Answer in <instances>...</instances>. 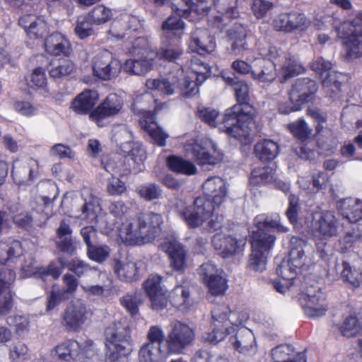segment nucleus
Listing matches in <instances>:
<instances>
[{"label":"nucleus","mask_w":362,"mask_h":362,"mask_svg":"<svg viewBox=\"0 0 362 362\" xmlns=\"http://www.w3.org/2000/svg\"><path fill=\"white\" fill-rule=\"evenodd\" d=\"M233 90L236 103L225 110L219 122V130L230 138L245 143L250 139L255 123L250 87L245 81H239Z\"/></svg>","instance_id":"f257e3e1"},{"label":"nucleus","mask_w":362,"mask_h":362,"mask_svg":"<svg viewBox=\"0 0 362 362\" xmlns=\"http://www.w3.org/2000/svg\"><path fill=\"white\" fill-rule=\"evenodd\" d=\"M253 224L255 230L250 236L252 252L249 267L254 271L262 272L276 240L274 231L286 233L288 228L281 223L279 215L272 218L264 214H259L255 217Z\"/></svg>","instance_id":"f03ea898"},{"label":"nucleus","mask_w":362,"mask_h":362,"mask_svg":"<svg viewBox=\"0 0 362 362\" xmlns=\"http://www.w3.org/2000/svg\"><path fill=\"white\" fill-rule=\"evenodd\" d=\"M138 227L134 229L133 223L119 228L124 241L130 245H142L153 241L161 231L162 216L159 214L149 212L138 216Z\"/></svg>","instance_id":"7ed1b4c3"},{"label":"nucleus","mask_w":362,"mask_h":362,"mask_svg":"<svg viewBox=\"0 0 362 362\" xmlns=\"http://www.w3.org/2000/svg\"><path fill=\"white\" fill-rule=\"evenodd\" d=\"M146 87L151 90L157 91L160 95H172L177 89L185 97H190L197 93L196 84L184 75L180 67L176 75L169 74L166 77L148 78L146 81Z\"/></svg>","instance_id":"20e7f679"},{"label":"nucleus","mask_w":362,"mask_h":362,"mask_svg":"<svg viewBox=\"0 0 362 362\" xmlns=\"http://www.w3.org/2000/svg\"><path fill=\"white\" fill-rule=\"evenodd\" d=\"M59 360L66 362H99L100 356L93 340L80 344L66 339L56 346L53 351Z\"/></svg>","instance_id":"39448f33"},{"label":"nucleus","mask_w":362,"mask_h":362,"mask_svg":"<svg viewBox=\"0 0 362 362\" xmlns=\"http://www.w3.org/2000/svg\"><path fill=\"white\" fill-rule=\"evenodd\" d=\"M337 35L344 40L343 45L347 59L362 57V12L351 21H344L337 28Z\"/></svg>","instance_id":"423d86ee"},{"label":"nucleus","mask_w":362,"mask_h":362,"mask_svg":"<svg viewBox=\"0 0 362 362\" xmlns=\"http://www.w3.org/2000/svg\"><path fill=\"white\" fill-rule=\"evenodd\" d=\"M175 208L178 216L189 229L201 226L213 216L216 211L212 203L204 197H197L191 205L180 201Z\"/></svg>","instance_id":"0eeeda50"},{"label":"nucleus","mask_w":362,"mask_h":362,"mask_svg":"<svg viewBox=\"0 0 362 362\" xmlns=\"http://www.w3.org/2000/svg\"><path fill=\"white\" fill-rule=\"evenodd\" d=\"M306 242L300 238L293 236L289 242V259L282 261L276 269V274L283 280L287 281V286L293 284L296 276V268L303 265L301 261L305 255L303 247Z\"/></svg>","instance_id":"6e6552de"},{"label":"nucleus","mask_w":362,"mask_h":362,"mask_svg":"<svg viewBox=\"0 0 362 362\" xmlns=\"http://www.w3.org/2000/svg\"><path fill=\"white\" fill-rule=\"evenodd\" d=\"M338 233V221L333 213L327 211L322 212L313 226V235L316 241L317 251L321 257H325L327 252L325 250L327 241Z\"/></svg>","instance_id":"1a4fd4ad"},{"label":"nucleus","mask_w":362,"mask_h":362,"mask_svg":"<svg viewBox=\"0 0 362 362\" xmlns=\"http://www.w3.org/2000/svg\"><path fill=\"white\" fill-rule=\"evenodd\" d=\"M195 333L188 325L177 321L171 326L165 338L167 354H180L194 340Z\"/></svg>","instance_id":"9d476101"},{"label":"nucleus","mask_w":362,"mask_h":362,"mask_svg":"<svg viewBox=\"0 0 362 362\" xmlns=\"http://www.w3.org/2000/svg\"><path fill=\"white\" fill-rule=\"evenodd\" d=\"M122 69L120 61L107 50L98 53L92 60L93 74L103 81L115 78Z\"/></svg>","instance_id":"9b49d317"},{"label":"nucleus","mask_w":362,"mask_h":362,"mask_svg":"<svg viewBox=\"0 0 362 362\" xmlns=\"http://www.w3.org/2000/svg\"><path fill=\"white\" fill-rule=\"evenodd\" d=\"M318 88L315 80L310 78H298L288 90V100L295 102L303 109L305 105L315 102Z\"/></svg>","instance_id":"f8f14e48"},{"label":"nucleus","mask_w":362,"mask_h":362,"mask_svg":"<svg viewBox=\"0 0 362 362\" xmlns=\"http://www.w3.org/2000/svg\"><path fill=\"white\" fill-rule=\"evenodd\" d=\"M229 307L224 303L216 304L211 310L214 328L208 333L206 339L210 343L216 344L223 340L228 334Z\"/></svg>","instance_id":"ddd939ff"},{"label":"nucleus","mask_w":362,"mask_h":362,"mask_svg":"<svg viewBox=\"0 0 362 362\" xmlns=\"http://www.w3.org/2000/svg\"><path fill=\"white\" fill-rule=\"evenodd\" d=\"M162 276L151 274L143 284L144 291L151 301V308L156 310L164 309L168 302V291L162 286Z\"/></svg>","instance_id":"4468645a"},{"label":"nucleus","mask_w":362,"mask_h":362,"mask_svg":"<svg viewBox=\"0 0 362 362\" xmlns=\"http://www.w3.org/2000/svg\"><path fill=\"white\" fill-rule=\"evenodd\" d=\"M310 22L304 13L297 11L281 13L273 21L275 30L291 33L296 30L304 31L309 26Z\"/></svg>","instance_id":"2eb2a0df"},{"label":"nucleus","mask_w":362,"mask_h":362,"mask_svg":"<svg viewBox=\"0 0 362 362\" xmlns=\"http://www.w3.org/2000/svg\"><path fill=\"white\" fill-rule=\"evenodd\" d=\"M160 247L167 254L173 271L180 274H184L188 267V255L185 246L177 241H165Z\"/></svg>","instance_id":"dca6fc26"},{"label":"nucleus","mask_w":362,"mask_h":362,"mask_svg":"<svg viewBox=\"0 0 362 362\" xmlns=\"http://www.w3.org/2000/svg\"><path fill=\"white\" fill-rule=\"evenodd\" d=\"M18 24L30 40H44L49 33V27L46 21L42 17L34 14H25L21 16Z\"/></svg>","instance_id":"f3484780"},{"label":"nucleus","mask_w":362,"mask_h":362,"mask_svg":"<svg viewBox=\"0 0 362 362\" xmlns=\"http://www.w3.org/2000/svg\"><path fill=\"white\" fill-rule=\"evenodd\" d=\"M88 319L86 306L80 303H71L66 306L62 317V324L69 332H79Z\"/></svg>","instance_id":"a211bd4d"},{"label":"nucleus","mask_w":362,"mask_h":362,"mask_svg":"<svg viewBox=\"0 0 362 362\" xmlns=\"http://www.w3.org/2000/svg\"><path fill=\"white\" fill-rule=\"evenodd\" d=\"M99 93L96 90L85 89L78 94L70 103L69 109L78 115H88L90 120L99 100Z\"/></svg>","instance_id":"6ab92c4d"},{"label":"nucleus","mask_w":362,"mask_h":362,"mask_svg":"<svg viewBox=\"0 0 362 362\" xmlns=\"http://www.w3.org/2000/svg\"><path fill=\"white\" fill-rule=\"evenodd\" d=\"M39 175V164L37 160H15L13 163L11 176L18 185H30Z\"/></svg>","instance_id":"aec40b11"},{"label":"nucleus","mask_w":362,"mask_h":362,"mask_svg":"<svg viewBox=\"0 0 362 362\" xmlns=\"http://www.w3.org/2000/svg\"><path fill=\"white\" fill-rule=\"evenodd\" d=\"M123 105L124 102L122 97L116 93H110L96 106L91 117L94 119V122L98 127H101L104 119L118 115Z\"/></svg>","instance_id":"412c9836"},{"label":"nucleus","mask_w":362,"mask_h":362,"mask_svg":"<svg viewBox=\"0 0 362 362\" xmlns=\"http://www.w3.org/2000/svg\"><path fill=\"white\" fill-rule=\"evenodd\" d=\"M211 242L214 250L223 258H228L240 252L246 243L244 238L238 239L232 235L218 233L214 235Z\"/></svg>","instance_id":"4be33fe9"},{"label":"nucleus","mask_w":362,"mask_h":362,"mask_svg":"<svg viewBox=\"0 0 362 362\" xmlns=\"http://www.w3.org/2000/svg\"><path fill=\"white\" fill-rule=\"evenodd\" d=\"M15 279L16 272L13 269H0V315H6L12 309L13 293L11 286Z\"/></svg>","instance_id":"5701e85b"},{"label":"nucleus","mask_w":362,"mask_h":362,"mask_svg":"<svg viewBox=\"0 0 362 362\" xmlns=\"http://www.w3.org/2000/svg\"><path fill=\"white\" fill-rule=\"evenodd\" d=\"M139 25L135 16L124 15L112 22L108 33L116 40H131L133 33L138 32Z\"/></svg>","instance_id":"b1692460"},{"label":"nucleus","mask_w":362,"mask_h":362,"mask_svg":"<svg viewBox=\"0 0 362 362\" xmlns=\"http://www.w3.org/2000/svg\"><path fill=\"white\" fill-rule=\"evenodd\" d=\"M202 190L204 195L199 197H204L211 202L215 210L223 203L227 194L224 180L218 176L209 177L203 183Z\"/></svg>","instance_id":"393cba45"},{"label":"nucleus","mask_w":362,"mask_h":362,"mask_svg":"<svg viewBox=\"0 0 362 362\" xmlns=\"http://www.w3.org/2000/svg\"><path fill=\"white\" fill-rule=\"evenodd\" d=\"M139 125L150 136L153 144L160 147L166 145L169 135L158 125L155 115L150 111H145L139 119Z\"/></svg>","instance_id":"a878e982"},{"label":"nucleus","mask_w":362,"mask_h":362,"mask_svg":"<svg viewBox=\"0 0 362 362\" xmlns=\"http://www.w3.org/2000/svg\"><path fill=\"white\" fill-rule=\"evenodd\" d=\"M45 52L53 57H69L72 47L69 39L59 32L48 35L44 41Z\"/></svg>","instance_id":"bb28decb"},{"label":"nucleus","mask_w":362,"mask_h":362,"mask_svg":"<svg viewBox=\"0 0 362 362\" xmlns=\"http://www.w3.org/2000/svg\"><path fill=\"white\" fill-rule=\"evenodd\" d=\"M189 47L200 55L210 54L216 48L215 37L206 29H197L191 36Z\"/></svg>","instance_id":"cd10ccee"},{"label":"nucleus","mask_w":362,"mask_h":362,"mask_svg":"<svg viewBox=\"0 0 362 362\" xmlns=\"http://www.w3.org/2000/svg\"><path fill=\"white\" fill-rule=\"evenodd\" d=\"M56 237L58 239L56 242L57 250L69 256L75 254L76 247L72 238V229L69 224L63 219L56 230Z\"/></svg>","instance_id":"c85d7f7f"},{"label":"nucleus","mask_w":362,"mask_h":362,"mask_svg":"<svg viewBox=\"0 0 362 362\" xmlns=\"http://www.w3.org/2000/svg\"><path fill=\"white\" fill-rule=\"evenodd\" d=\"M280 153V146L272 139H264L254 146V154L262 163L273 161Z\"/></svg>","instance_id":"c756f323"},{"label":"nucleus","mask_w":362,"mask_h":362,"mask_svg":"<svg viewBox=\"0 0 362 362\" xmlns=\"http://www.w3.org/2000/svg\"><path fill=\"white\" fill-rule=\"evenodd\" d=\"M146 158L144 149L140 145L134 144L128 153L124 157L123 163H128V167L125 168L119 175H124L131 173L132 170L135 173L143 170L141 166H144V162Z\"/></svg>","instance_id":"7c9ffc66"},{"label":"nucleus","mask_w":362,"mask_h":362,"mask_svg":"<svg viewBox=\"0 0 362 362\" xmlns=\"http://www.w3.org/2000/svg\"><path fill=\"white\" fill-rule=\"evenodd\" d=\"M339 211L344 218L350 223H356L362 219V201L346 198L340 202Z\"/></svg>","instance_id":"2f4dec72"},{"label":"nucleus","mask_w":362,"mask_h":362,"mask_svg":"<svg viewBox=\"0 0 362 362\" xmlns=\"http://www.w3.org/2000/svg\"><path fill=\"white\" fill-rule=\"evenodd\" d=\"M184 54L180 39L163 42L156 52V57L160 60L175 63Z\"/></svg>","instance_id":"473e14b6"},{"label":"nucleus","mask_w":362,"mask_h":362,"mask_svg":"<svg viewBox=\"0 0 362 362\" xmlns=\"http://www.w3.org/2000/svg\"><path fill=\"white\" fill-rule=\"evenodd\" d=\"M227 35L231 42V50L235 55L243 54L247 50V33L242 25H236L228 30Z\"/></svg>","instance_id":"72a5a7b5"},{"label":"nucleus","mask_w":362,"mask_h":362,"mask_svg":"<svg viewBox=\"0 0 362 362\" xmlns=\"http://www.w3.org/2000/svg\"><path fill=\"white\" fill-rule=\"evenodd\" d=\"M288 129L293 137L303 144V146L300 147V150L297 153L300 154V157L306 158L308 153L305 146V142L310 138L311 129L303 119H299L296 122L290 124Z\"/></svg>","instance_id":"f704fd0d"},{"label":"nucleus","mask_w":362,"mask_h":362,"mask_svg":"<svg viewBox=\"0 0 362 362\" xmlns=\"http://www.w3.org/2000/svg\"><path fill=\"white\" fill-rule=\"evenodd\" d=\"M166 165L170 171L177 174L194 175L197 173V168L192 161L179 156H168L166 158Z\"/></svg>","instance_id":"c9c22d12"},{"label":"nucleus","mask_w":362,"mask_h":362,"mask_svg":"<svg viewBox=\"0 0 362 362\" xmlns=\"http://www.w3.org/2000/svg\"><path fill=\"white\" fill-rule=\"evenodd\" d=\"M138 58L125 61L122 68L126 73L131 75H144L151 70L153 59L148 56H137Z\"/></svg>","instance_id":"e433bc0d"},{"label":"nucleus","mask_w":362,"mask_h":362,"mask_svg":"<svg viewBox=\"0 0 362 362\" xmlns=\"http://www.w3.org/2000/svg\"><path fill=\"white\" fill-rule=\"evenodd\" d=\"M274 362H307L305 356L300 353L294 354L291 345H279L272 350Z\"/></svg>","instance_id":"4c0bfd02"},{"label":"nucleus","mask_w":362,"mask_h":362,"mask_svg":"<svg viewBox=\"0 0 362 362\" xmlns=\"http://www.w3.org/2000/svg\"><path fill=\"white\" fill-rule=\"evenodd\" d=\"M23 255V246L21 241L17 240H8L0 242V264L6 263Z\"/></svg>","instance_id":"58836bf2"},{"label":"nucleus","mask_w":362,"mask_h":362,"mask_svg":"<svg viewBox=\"0 0 362 362\" xmlns=\"http://www.w3.org/2000/svg\"><path fill=\"white\" fill-rule=\"evenodd\" d=\"M259 71L252 72V78L259 83H270L276 77V64L271 60L263 59L259 62Z\"/></svg>","instance_id":"ea45409f"},{"label":"nucleus","mask_w":362,"mask_h":362,"mask_svg":"<svg viewBox=\"0 0 362 362\" xmlns=\"http://www.w3.org/2000/svg\"><path fill=\"white\" fill-rule=\"evenodd\" d=\"M276 170L271 166L254 168L250 175L249 182L253 187L272 182L274 180Z\"/></svg>","instance_id":"a19ab883"},{"label":"nucleus","mask_w":362,"mask_h":362,"mask_svg":"<svg viewBox=\"0 0 362 362\" xmlns=\"http://www.w3.org/2000/svg\"><path fill=\"white\" fill-rule=\"evenodd\" d=\"M167 355L159 346L144 344L139 350L138 359L139 362H164Z\"/></svg>","instance_id":"79ce46f5"},{"label":"nucleus","mask_w":362,"mask_h":362,"mask_svg":"<svg viewBox=\"0 0 362 362\" xmlns=\"http://www.w3.org/2000/svg\"><path fill=\"white\" fill-rule=\"evenodd\" d=\"M189 67L196 76V81H192L198 86L202 85L209 77L211 76V70L209 64L203 62L200 58L194 57L190 59Z\"/></svg>","instance_id":"37998d69"},{"label":"nucleus","mask_w":362,"mask_h":362,"mask_svg":"<svg viewBox=\"0 0 362 362\" xmlns=\"http://www.w3.org/2000/svg\"><path fill=\"white\" fill-rule=\"evenodd\" d=\"M191 154L199 166L215 165L219 162V159L211 154L209 151L204 146L199 144H194L191 148Z\"/></svg>","instance_id":"c03bdc74"},{"label":"nucleus","mask_w":362,"mask_h":362,"mask_svg":"<svg viewBox=\"0 0 362 362\" xmlns=\"http://www.w3.org/2000/svg\"><path fill=\"white\" fill-rule=\"evenodd\" d=\"M114 271L118 278L123 281L132 282L139 279V269L133 262L124 264L117 261L115 264Z\"/></svg>","instance_id":"a18cd8bd"},{"label":"nucleus","mask_w":362,"mask_h":362,"mask_svg":"<svg viewBox=\"0 0 362 362\" xmlns=\"http://www.w3.org/2000/svg\"><path fill=\"white\" fill-rule=\"evenodd\" d=\"M320 301V298L315 296L308 297L307 303L303 306V310L306 316L310 318H316L325 315L328 310V305Z\"/></svg>","instance_id":"49530a36"},{"label":"nucleus","mask_w":362,"mask_h":362,"mask_svg":"<svg viewBox=\"0 0 362 362\" xmlns=\"http://www.w3.org/2000/svg\"><path fill=\"white\" fill-rule=\"evenodd\" d=\"M362 242V234L359 231L358 226L352 228L351 230L346 232L339 240V251L345 253L355 245Z\"/></svg>","instance_id":"de8ad7c7"},{"label":"nucleus","mask_w":362,"mask_h":362,"mask_svg":"<svg viewBox=\"0 0 362 362\" xmlns=\"http://www.w3.org/2000/svg\"><path fill=\"white\" fill-rule=\"evenodd\" d=\"M138 32L133 33L131 47L129 48V52L132 56H148L151 52L148 40L146 37L137 36Z\"/></svg>","instance_id":"09e8293b"},{"label":"nucleus","mask_w":362,"mask_h":362,"mask_svg":"<svg viewBox=\"0 0 362 362\" xmlns=\"http://www.w3.org/2000/svg\"><path fill=\"white\" fill-rule=\"evenodd\" d=\"M135 191L140 198L148 202L158 199L162 196V189L156 183L139 185Z\"/></svg>","instance_id":"8fccbe9b"},{"label":"nucleus","mask_w":362,"mask_h":362,"mask_svg":"<svg viewBox=\"0 0 362 362\" xmlns=\"http://www.w3.org/2000/svg\"><path fill=\"white\" fill-rule=\"evenodd\" d=\"M342 266L343 270L341 272V277L343 281L354 288H358L362 281V273L355 268H352L346 261H343Z\"/></svg>","instance_id":"3c124183"},{"label":"nucleus","mask_w":362,"mask_h":362,"mask_svg":"<svg viewBox=\"0 0 362 362\" xmlns=\"http://www.w3.org/2000/svg\"><path fill=\"white\" fill-rule=\"evenodd\" d=\"M283 78L288 80L305 71L303 65L293 57L286 58L285 64L281 67Z\"/></svg>","instance_id":"603ef678"},{"label":"nucleus","mask_w":362,"mask_h":362,"mask_svg":"<svg viewBox=\"0 0 362 362\" xmlns=\"http://www.w3.org/2000/svg\"><path fill=\"white\" fill-rule=\"evenodd\" d=\"M95 25L89 16L86 15L78 17L74 32L76 36L83 40L94 33L93 25Z\"/></svg>","instance_id":"864d4df0"},{"label":"nucleus","mask_w":362,"mask_h":362,"mask_svg":"<svg viewBox=\"0 0 362 362\" xmlns=\"http://www.w3.org/2000/svg\"><path fill=\"white\" fill-rule=\"evenodd\" d=\"M57 285L54 284L51 291L47 293L46 296V311L50 312L59 306L62 303L68 300L69 296H66L60 288H56Z\"/></svg>","instance_id":"5fc2aeb1"},{"label":"nucleus","mask_w":362,"mask_h":362,"mask_svg":"<svg viewBox=\"0 0 362 362\" xmlns=\"http://www.w3.org/2000/svg\"><path fill=\"white\" fill-rule=\"evenodd\" d=\"M339 330L343 336L353 337L360 333L361 326L356 316L349 315L345 318Z\"/></svg>","instance_id":"6e6d98bb"},{"label":"nucleus","mask_w":362,"mask_h":362,"mask_svg":"<svg viewBox=\"0 0 362 362\" xmlns=\"http://www.w3.org/2000/svg\"><path fill=\"white\" fill-rule=\"evenodd\" d=\"M338 78V73L333 69L325 74L322 78H320L323 87L328 88V90L332 93L331 97H335L341 92V83Z\"/></svg>","instance_id":"4d7b16f0"},{"label":"nucleus","mask_w":362,"mask_h":362,"mask_svg":"<svg viewBox=\"0 0 362 362\" xmlns=\"http://www.w3.org/2000/svg\"><path fill=\"white\" fill-rule=\"evenodd\" d=\"M75 69V65L69 59H63L58 62V64L50 67L49 76L53 78H59L71 74Z\"/></svg>","instance_id":"13d9d810"},{"label":"nucleus","mask_w":362,"mask_h":362,"mask_svg":"<svg viewBox=\"0 0 362 362\" xmlns=\"http://www.w3.org/2000/svg\"><path fill=\"white\" fill-rule=\"evenodd\" d=\"M172 300L177 307L189 308L191 305L189 288L183 286H176L173 291Z\"/></svg>","instance_id":"bf43d9fd"},{"label":"nucleus","mask_w":362,"mask_h":362,"mask_svg":"<svg viewBox=\"0 0 362 362\" xmlns=\"http://www.w3.org/2000/svg\"><path fill=\"white\" fill-rule=\"evenodd\" d=\"M141 303L139 296L136 293H127L120 298L121 305L132 317L136 315L139 313V306Z\"/></svg>","instance_id":"052dcab7"},{"label":"nucleus","mask_w":362,"mask_h":362,"mask_svg":"<svg viewBox=\"0 0 362 362\" xmlns=\"http://www.w3.org/2000/svg\"><path fill=\"white\" fill-rule=\"evenodd\" d=\"M12 221L17 228L21 229L30 230L33 228V216L29 211H17L13 216Z\"/></svg>","instance_id":"680f3d73"},{"label":"nucleus","mask_w":362,"mask_h":362,"mask_svg":"<svg viewBox=\"0 0 362 362\" xmlns=\"http://www.w3.org/2000/svg\"><path fill=\"white\" fill-rule=\"evenodd\" d=\"M95 25L107 22L112 17V11L103 5H98L87 14Z\"/></svg>","instance_id":"e2e57ef3"},{"label":"nucleus","mask_w":362,"mask_h":362,"mask_svg":"<svg viewBox=\"0 0 362 362\" xmlns=\"http://www.w3.org/2000/svg\"><path fill=\"white\" fill-rule=\"evenodd\" d=\"M110 250L107 245H91L87 247V255L88 258L95 262L102 263L110 256Z\"/></svg>","instance_id":"0e129e2a"},{"label":"nucleus","mask_w":362,"mask_h":362,"mask_svg":"<svg viewBox=\"0 0 362 362\" xmlns=\"http://www.w3.org/2000/svg\"><path fill=\"white\" fill-rule=\"evenodd\" d=\"M218 112L211 107H203L198 109L197 115L204 123L211 127H218L219 128V122L222 119L223 115L216 121L218 117Z\"/></svg>","instance_id":"69168bd1"},{"label":"nucleus","mask_w":362,"mask_h":362,"mask_svg":"<svg viewBox=\"0 0 362 362\" xmlns=\"http://www.w3.org/2000/svg\"><path fill=\"white\" fill-rule=\"evenodd\" d=\"M300 210V206L298 197L291 194L288 197V206L285 214L291 224L295 225L298 223Z\"/></svg>","instance_id":"338daca9"},{"label":"nucleus","mask_w":362,"mask_h":362,"mask_svg":"<svg viewBox=\"0 0 362 362\" xmlns=\"http://www.w3.org/2000/svg\"><path fill=\"white\" fill-rule=\"evenodd\" d=\"M205 284L208 287L209 292L214 296L221 295L227 289V281L219 274L212 278L211 277Z\"/></svg>","instance_id":"774afa93"}]
</instances>
